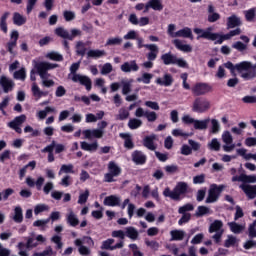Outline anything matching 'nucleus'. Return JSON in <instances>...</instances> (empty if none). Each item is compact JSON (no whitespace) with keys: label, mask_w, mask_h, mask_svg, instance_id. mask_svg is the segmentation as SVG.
I'll return each mask as SVG.
<instances>
[{"label":"nucleus","mask_w":256,"mask_h":256,"mask_svg":"<svg viewBox=\"0 0 256 256\" xmlns=\"http://www.w3.org/2000/svg\"><path fill=\"white\" fill-rule=\"evenodd\" d=\"M211 109V102L204 98H196L192 104L194 113H207Z\"/></svg>","instance_id":"6e6552de"},{"label":"nucleus","mask_w":256,"mask_h":256,"mask_svg":"<svg viewBox=\"0 0 256 256\" xmlns=\"http://www.w3.org/2000/svg\"><path fill=\"white\" fill-rule=\"evenodd\" d=\"M213 32V27H208L206 29L195 28L194 33H196L197 39H209V35Z\"/></svg>","instance_id":"cd10ccee"},{"label":"nucleus","mask_w":256,"mask_h":256,"mask_svg":"<svg viewBox=\"0 0 256 256\" xmlns=\"http://www.w3.org/2000/svg\"><path fill=\"white\" fill-rule=\"evenodd\" d=\"M32 93H33L34 97H36V101H39V99H41V97H47V95H48L47 92L41 91V89L39 88V86H37L36 83L32 84Z\"/></svg>","instance_id":"4c0bfd02"},{"label":"nucleus","mask_w":256,"mask_h":256,"mask_svg":"<svg viewBox=\"0 0 256 256\" xmlns=\"http://www.w3.org/2000/svg\"><path fill=\"white\" fill-rule=\"evenodd\" d=\"M98 148H99V143H97V141L93 143L81 142V149H83V151H89L90 153H93L97 151Z\"/></svg>","instance_id":"2f4dec72"},{"label":"nucleus","mask_w":256,"mask_h":256,"mask_svg":"<svg viewBox=\"0 0 256 256\" xmlns=\"http://www.w3.org/2000/svg\"><path fill=\"white\" fill-rule=\"evenodd\" d=\"M236 71L240 73L244 81L255 79L256 77V66H253L249 61H243L235 65Z\"/></svg>","instance_id":"20e7f679"},{"label":"nucleus","mask_w":256,"mask_h":256,"mask_svg":"<svg viewBox=\"0 0 256 256\" xmlns=\"http://www.w3.org/2000/svg\"><path fill=\"white\" fill-rule=\"evenodd\" d=\"M35 69L42 79L43 87H53L55 85V81L49 79V73L47 71H51L53 69H57L59 64L51 63V62H39L34 65Z\"/></svg>","instance_id":"f257e3e1"},{"label":"nucleus","mask_w":256,"mask_h":256,"mask_svg":"<svg viewBox=\"0 0 256 256\" xmlns=\"http://www.w3.org/2000/svg\"><path fill=\"white\" fill-rule=\"evenodd\" d=\"M84 243L88 245V247L83 245ZM74 245L78 247L80 255H91V249H89V247H95V241H93V238L89 236H84L82 239H76L74 241Z\"/></svg>","instance_id":"39448f33"},{"label":"nucleus","mask_w":256,"mask_h":256,"mask_svg":"<svg viewBox=\"0 0 256 256\" xmlns=\"http://www.w3.org/2000/svg\"><path fill=\"white\" fill-rule=\"evenodd\" d=\"M0 86L2 87L4 93H9L13 91V88L15 87V83L10 78H7V76H1Z\"/></svg>","instance_id":"6ab92c4d"},{"label":"nucleus","mask_w":256,"mask_h":256,"mask_svg":"<svg viewBox=\"0 0 256 256\" xmlns=\"http://www.w3.org/2000/svg\"><path fill=\"white\" fill-rule=\"evenodd\" d=\"M153 79V74L143 73L141 77L137 78L138 83H144V85H149Z\"/></svg>","instance_id":"864d4df0"},{"label":"nucleus","mask_w":256,"mask_h":256,"mask_svg":"<svg viewBox=\"0 0 256 256\" xmlns=\"http://www.w3.org/2000/svg\"><path fill=\"white\" fill-rule=\"evenodd\" d=\"M155 139H157V135H155V134L146 136L143 140L144 147H146L150 151H155V149H157V147L155 146V143H154Z\"/></svg>","instance_id":"bb28decb"},{"label":"nucleus","mask_w":256,"mask_h":256,"mask_svg":"<svg viewBox=\"0 0 256 256\" xmlns=\"http://www.w3.org/2000/svg\"><path fill=\"white\" fill-rule=\"evenodd\" d=\"M104 205H106V207H118V205H121V197L110 195L104 199Z\"/></svg>","instance_id":"5701e85b"},{"label":"nucleus","mask_w":256,"mask_h":256,"mask_svg":"<svg viewBox=\"0 0 256 256\" xmlns=\"http://www.w3.org/2000/svg\"><path fill=\"white\" fill-rule=\"evenodd\" d=\"M243 129H247V124L245 122H240L238 127H232L231 131L234 135H243Z\"/></svg>","instance_id":"4d7b16f0"},{"label":"nucleus","mask_w":256,"mask_h":256,"mask_svg":"<svg viewBox=\"0 0 256 256\" xmlns=\"http://www.w3.org/2000/svg\"><path fill=\"white\" fill-rule=\"evenodd\" d=\"M156 83L164 87H169L173 84V77L170 74H165L163 78H157Z\"/></svg>","instance_id":"7c9ffc66"},{"label":"nucleus","mask_w":256,"mask_h":256,"mask_svg":"<svg viewBox=\"0 0 256 256\" xmlns=\"http://www.w3.org/2000/svg\"><path fill=\"white\" fill-rule=\"evenodd\" d=\"M232 181H238L240 183H256V176L241 174L239 176H233Z\"/></svg>","instance_id":"4be33fe9"},{"label":"nucleus","mask_w":256,"mask_h":256,"mask_svg":"<svg viewBox=\"0 0 256 256\" xmlns=\"http://www.w3.org/2000/svg\"><path fill=\"white\" fill-rule=\"evenodd\" d=\"M203 215H211V209L207 206H199L196 211V217H203Z\"/></svg>","instance_id":"13d9d810"},{"label":"nucleus","mask_w":256,"mask_h":256,"mask_svg":"<svg viewBox=\"0 0 256 256\" xmlns=\"http://www.w3.org/2000/svg\"><path fill=\"white\" fill-rule=\"evenodd\" d=\"M39 242L35 241V238H28L27 243L19 242L17 245L19 256H29V249H34L37 247Z\"/></svg>","instance_id":"1a4fd4ad"},{"label":"nucleus","mask_w":256,"mask_h":256,"mask_svg":"<svg viewBox=\"0 0 256 256\" xmlns=\"http://www.w3.org/2000/svg\"><path fill=\"white\" fill-rule=\"evenodd\" d=\"M63 173L68 174V173H75V166L73 164H63L60 167V170L58 172V175H63Z\"/></svg>","instance_id":"de8ad7c7"},{"label":"nucleus","mask_w":256,"mask_h":256,"mask_svg":"<svg viewBox=\"0 0 256 256\" xmlns=\"http://www.w3.org/2000/svg\"><path fill=\"white\" fill-rule=\"evenodd\" d=\"M66 221L71 227H77L79 225V218H77V214L71 208L68 209V213L66 214Z\"/></svg>","instance_id":"393cba45"},{"label":"nucleus","mask_w":256,"mask_h":256,"mask_svg":"<svg viewBox=\"0 0 256 256\" xmlns=\"http://www.w3.org/2000/svg\"><path fill=\"white\" fill-rule=\"evenodd\" d=\"M228 226L230 227V230L232 233H235L236 235H239L242 231H245V225L244 224H238L236 222H230L228 223Z\"/></svg>","instance_id":"ea45409f"},{"label":"nucleus","mask_w":256,"mask_h":256,"mask_svg":"<svg viewBox=\"0 0 256 256\" xmlns=\"http://www.w3.org/2000/svg\"><path fill=\"white\" fill-rule=\"evenodd\" d=\"M150 3L151 9L153 11H161L163 9V0H150L148 1Z\"/></svg>","instance_id":"6e6d98bb"},{"label":"nucleus","mask_w":256,"mask_h":256,"mask_svg":"<svg viewBox=\"0 0 256 256\" xmlns=\"http://www.w3.org/2000/svg\"><path fill=\"white\" fill-rule=\"evenodd\" d=\"M124 234L129 239H132V241H137V239L139 237V232L137 231V229H135V227H131V226L125 228Z\"/></svg>","instance_id":"f704fd0d"},{"label":"nucleus","mask_w":256,"mask_h":256,"mask_svg":"<svg viewBox=\"0 0 256 256\" xmlns=\"http://www.w3.org/2000/svg\"><path fill=\"white\" fill-rule=\"evenodd\" d=\"M19 39V32L17 30H13L10 34V41L6 44L7 51L11 55H16L14 52L15 47H17V41Z\"/></svg>","instance_id":"dca6fc26"},{"label":"nucleus","mask_w":256,"mask_h":256,"mask_svg":"<svg viewBox=\"0 0 256 256\" xmlns=\"http://www.w3.org/2000/svg\"><path fill=\"white\" fill-rule=\"evenodd\" d=\"M210 91H213V87L207 83H198L192 88V93L197 97L206 95V93H210Z\"/></svg>","instance_id":"ddd939ff"},{"label":"nucleus","mask_w":256,"mask_h":256,"mask_svg":"<svg viewBox=\"0 0 256 256\" xmlns=\"http://www.w3.org/2000/svg\"><path fill=\"white\" fill-rule=\"evenodd\" d=\"M222 142L224 145L222 146L223 151L225 153H231L232 151H235V143H233V135L229 131H224L222 133Z\"/></svg>","instance_id":"9d476101"},{"label":"nucleus","mask_w":256,"mask_h":256,"mask_svg":"<svg viewBox=\"0 0 256 256\" xmlns=\"http://www.w3.org/2000/svg\"><path fill=\"white\" fill-rule=\"evenodd\" d=\"M55 33L58 37H62V39H69L70 41H73V37L69 34V31L65 30V28H56Z\"/></svg>","instance_id":"a18cd8bd"},{"label":"nucleus","mask_w":256,"mask_h":256,"mask_svg":"<svg viewBox=\"0 0 256 256\" xmlns=\"http://www.w3.org/2000/svg\"><path fill=\"white\" fill-rule=\"evenodd\" d=\"M121 43H123V39L121 37H111L106 41V47L113 45H121Z\"/></svg>","instance_id":"0e129e2a"},{"label":"nucleus","mask_w":256,"mask_h":256,"mask_svg":"<svg viewBox=\"0 0 256 256\" xmlns=\"http://www.w3.org/2000/svg\"><path fill=\"white\" fill-rule=\"evenodd\" d=\"M120 69L122 73H137L139 71V65L135 60L127 61L120 66Z\"/></svg>","instance_id":"f3484780"},{"label":"nucleus","mask_w":256,"mask_h":256,"mask_svg":"<svg viewBox=\"0 0 256 256\" xmlns=\"http://www.w3.org/2000/svg\"><path fill=\"white\" fill-rule=\"evenodd\" d=\"M79 67H81V62L73 63L70 66V73L68 74V79H70V81H73V83H80V85L86 87L88 91H91V78H89V76L77 74V71H79Z\"/></svg>","instance_id":"f03ea898"},{"label":"nucleus","mask_w":256,"mask_h":256,"mask_svg":"<svg viewBox=\"0 0 256 256\" xmlns=\"http://www.w3.org/2000/svg\"><path fill=\"white\" fill-rule=\"evenodd\" d=\"M141 125H143V121L138 118H131L128 121V127H129V129H132V130L139 129V127H141Z\"/></svg>","instance_id":"8fccbe9b"},{"label":"nucleus","mask_w":256,"mask_h":256,"mask_svg":"<svg viewBox=\"0 0 256 256\" xmlns=\"http://www.w3.org/2000/svg\"><path fill=\"white\" fill-rule=\"evenodd\" d=\"M106 53L105 50H89L87 52L88 59H99L101 57H105Z\"/></svg>","instance_id":"58836bf2"},{"label":"nucleus","mask_w":256,"mask_h":256,"mask_svg":"<svg viewBox=\"0 0 256 256\" xmlns=\"http://www.w3.org/2000/svg\"><path fill=\"white\" fill-rule=\"evenodd\" d=\"M120 137L124 139V147L126 149H133L135 147V144H133V140L131 139V135L127 133H121Z\"/></svg>","instance_id":"37998d69"},{"label":"nucleus","mask_w":256,"mask_h":256,"mask_svg":"<svg viewBox=\"0 0 256 256\" xmlns=\"http://www.w3.org/2000/svg\"><path fill=\"white\" fill-rule=\"evenodd\" d=\"M113 243H115V239L109 238L102 242L101 249H106L108 251H115V249H123L125 242L120 241L119 243L115 244L113 246Z\"/></svg>","instance_id":"4468645a"},{"label":"nucleus","mask_w":256,"mask_h":256,"mask_svg":"<svg viewBox=\"0 0 256 256\" xmlns=\"http://www.w3.org/2000/svg\"><path fill=\"white\" fill-rule=\"evenodd\" d=\"M50 219L47 218L45 220H36L34 221L33 225L34 227H40L41 231H45L47 229V224L49 223Z\"/></svg>","instance_id":"e2e57ef3"},{"label":"nucleus","mask_w":256,"mask_h":256,"mask_svg":"<svg viewBox=\"0 0 256 256\" xmlns=\"http://www.w3.org/2000/svg\"><path fill=\"white\" fill-rule=\"evenodd\" d=\"M225 189L224 185L217 186L216 184H212L208 191V196L206 198V203H216L219 199V195H221V191Z\"/></svg>","instance_id":"9b49d317"},{"label":"nucleus","mask_w":256,"mask_h":256,"mask_svg":"<svg viewBox=\"0 0 256 256\" xmlns=\"http://www.w3.org/2000/svg\"><path fill=\"white\" fill-rule=\"evenodd\" d=\"M161 60L163 61L164 65H178L183 69H187L189 64L183 58H177V56L173 55L171 52L165 53L161 56Z\"/></svg>","instance_id":"423d86ee"},{"label":"nucleus","mask_w":256,"mask_h":256,"mask_svg":"<svg viewBox=\"0 0 256 256\" xmlns=\"http://www.w3.org/2000/svg\"><path fill=\"white\" fill-rule=\"evenodd\" d=\"M45 211H49V205H47V204H37L34 207V215H39L40 213H45Z\"/></svg>","instance_id":"bf43d9fd"},{"label":"nucleus","mask_w":256,"mask_h":256,"mask_svg":"<svg viewBox=\"0 0 256 256\" xmlns=\"http://www.w3.org/2000/svg\"><path fill=\"white\" fill-rule=\"evenodd\" d=\"M45 57L50 61H63V55L56 51L48 52Z\"/></svg>","instance_id":"3c124183"},{"label":"nucleus","mask_w":256,"mask_h":256,"mask_svg":"<svg viewBox=\"0 0 256 256\" xmlns=\"http://www.w3.org/2000/svg\"><path fill=\"white\" fill-rule=\"evenodd\" d=\"M208 40L215 41V45H221L223 43V34L210 32Z\"/></svg>","instance_id":"09e8293b"},{"label":"nucleus","mask_w":256,"mask_h":256,"mask_svg":"<svg viewBox=\"0 0 256 256\" xmlns=\"http://www.w3.org/2000/svg\"><path fill=\"white\" fill-rule=\"evenodd\" d=\"M121 85H122V94L129 95L133 87V80H122Z\"/></svg>","instance_id":"a19ab883"},{"label":"nucleus","mask_w":256,"mask_h":256,"mask_svg":"<svg viewBox=\"0 0 256 256\" xmlns=\"http://www.w3.org/2000/svg\"><path fill=\"white\" fill-rule=\"evenodd\" d=\"M13 221H15V223H23V208H21V206L14 208Z\"/></svg>","instance_id":"79ce46f5"},{"label":"nucleus","mask_w":256,"mask_h":256,"mask_svg":"<svg viewBox=\"0 0 256 256\" xmlns=\"http://www.w3.org/2000/svg\"><path fill=\"white\" fill-rule=\"evenodd\" d=\"M145 118L147 119V121H149V123H153L157 121V113L154 111L146 110Z\"/></svg>","instance_id":"69168bd1"},{"label":"nucleus","mask_w":256,"mask_h":256,"mask_svg":"<svg viewBox=\"0 0 256 256\" xmlns=\"http://www.w3.org/2000/svg\"><path fill=\"white\" fill-rule=\"evenodd\" d=\"M244 15H245V19L246 21H253L255 19V15H256V9L255 8H251L249 10H245L244 11Z\"/></svg>","instance_id":"680f3d73"},{"label":"nucleus","mask_w":256,"mask_h":256,"mask_svg":"<svg viewBox=\"0 0 256 256\" xmlns=\"http://www.w3.org/2000/svg\"><path fill=\"white\" fill-rule=\"evenodd\" d=\"M12 21H13L14 25L21 27L22 25H25L27 23V17L21 15L18 12H15L13 14Z\"/></svg>","instance_id":"473e14b6"},{"label":"nucleus","mask_w":256,"mask_h":256,"mask_svg":"<svg viewBox=\"0 0 256 256\" xmlns=\"http://www.w3.org/2000/svg\"><path fill=\"white\" fill-rule=\"evenodd\" d=\"M145 48L150 51L147 54L148 61H155V59H157V55H159V47L157 44H146Z\"/></svg>","instance_id":"aec40b11"},{"label":"nucleus","mask_w":256,"mask_h":256,"mask_svg":"<svg viewBox=\"0 0 256 256\" xmlns=\"http://www.w3.org/2000/svg\"><path fill=\"white\" fill-rule=\"evenodd\" d=\"M221 227H223V222L219 220H215L209 228V233H219L221 230Z\"/></svg>","instance_id":"5fc2aeb1"},{"label":"nucleus","mask_w":256,"mask_h":256,"mask_svg":"<svg viewBox=\"0 0 256 256\" xmlns=\"http://www.w3.org/2000/svg\"><path fill=\"white\" fill-rule=\"evenodd\" d=\"M208 149H210V151H221V142H219L217 138H213L208 143Z\"/></svg>","instance_id":"603ef678"},{"label":"nucleus","mask_w":256,"mask_h":256,"mask_svg":"<svg viewBox=\"0 0 256 256\" xmlns=\"http://www.w3.org/2000/svg\"><path fill=\"white\" fill-rule=\"evenodd\" d=\"M209 121H211L209 118L204 120H195L194 122V129L198 131H205L207 127L209 126Z\"/></svg>","instance_id":"72a5a7b5"},{"label":"nucleus","mask_w":256,"mask_h":256,"mask_svg":"<svg viewBox=\"0 0 256 256\" xmlns=\"http://www.w3.org/2000/svg\"><path fill=\"white\" fill-rule=\"evenodd\" d=\"M25 121H27V116H25V114H22L14 118V120H12L11 122H9L8 127L16 131V133H23V130L21 129V125H23Z\"/></svg>","instance_id":"f8f14e48"},{"label":"nucleus","mask_w":256,"mask_h":256,"mask_svg":"<svg viewBox=\"0 0 256 256\" xmlns=\"http://www.w3.org/2000/svg\"><path fill=\"white\" fill-rule=\"evenodd\" d=\"M87 199H89V190L86 189L84 192H81L78 197V204L85 205L87 203Z\"/></svg>","instance_id":"052dcab7"},{"label":"nucleus","mask_w":256,"mask_h":256,"mask_svg":"<svg viewBox=\"0 0 256 256\" xmlns=\"http://www.w3.org/2000/svg\"><path fill=\"white\" fill-rule=\"evenodd\" d=\"M170 241H183L185 238V231L183 230H172L170 231Z\"/></svg>","instance_id":"e433bc0d"},{"label":"nucleus","mask_w":256,"mask_h":256,"mask_svg":"<svg viewBox=\"0 0 256 256\" xmlns=\"http://www.w3.org/2000/svg\"><path fill=\"white\" fill-rule=\"evenodd\" d=\"M82 135H84V139H101L103 135H105V131L96 129H86L82 131Z\"/></svg>","instance_id":"2eb2a0df"},{"label":"nucleus","mask_w":256,"mask_h":256,"mask_svg":"<svg viewBox=\"0 0 256 256\" xmlns=\"http://www.w3.org/2000/svg\"><path fill=\"white\" fill-rule=\"evenodd\" d=\"M189 191V184L186 182H178L173 190L170 187H166L163 191L164 197H169L173 201H179L181 195H185Z\"/></svg>","instance_id":"7ed1b4c3"},{"label":"nucleus","mask_w":256,"mask_h":256,"mask_svg":"<svg viewBox=\"0 0 256 256\" xmlns=\"http://www.w3.org/2000/svg\"><path fill=\"white\" fill-rule=\"evenodd\" d=\"M49 113H55V108L47 106L44 110L38 111L36 113V117L39 119V121H43V119H45Z\"/></svg>","instance_id":"c9c22d12"},{"label":"nucleus","mask_w":256,"mask_h":256,"mask_svg":"<svg viewBox=\"0 0 256 256\" xmlns=\"http://www.w3.org/2000/svg\"><path fill=\"white\" fill-rule=\"evenodd\" d=\"M236 153L240 155V157H243L246 161H250V159H253L255 161V154L247 153V149L240 148L236 150Z\"/></svg>","instance_id":"c03bdc74"},{"label":"nucleus","mask_w":256,"mask_h":256,"mask_svg":"<svg viewBox=\"0 0 256 256\" xmlns=\"http://www.w3.org/2000/svg\"><path fill=\"white\" fill-rule=\"evenodd\" d=\"M42 256H56L57 252L53 250L51 246L46 247L44 251L41 252Z\"/></svg>","instance_id":"774afa93"},{"label":"nucleus","mask_w":256,"mask_h":256,"mask_svg":"<svg viewBox=\"0 0 256 256\" xmlns=\"http://www.w3.org/2000/svg\"><path fill=\"white\" fill-rule=\"evenodd\" d=\"M173 44L175 45L176 49H179V51H183L184 53H191V51H193L191 45L183 44V42L179 39L173 40Z\"/></svg>","instance_id":"c85d7f7f"},{"label":"nucleus","mask_w":256,"mask_h":256,"mask_svg":"<svg viewBox=\"0 0 256 256\" xmlns=\"http://www.w3.org/2000/svg\"><path fill=\"white\" fill-rule=\"evenodd\" d=\"M132 160L136 165H145L147 156L143 152L136 150L132 153Z\"/></svg>","instance_id":"412c9836"},{"label":"nucleus","mask_w":256,"mask_h":256,"mask_svg":"<svg viewBox=\"0 0 256 256\" xmlns=\"http://www.w3.org/2000/svg\"><path fill=\"white\" fill-rule=\"evenodd\" d=\"M44 183L45 178L43 176H39L36 181L30 176L26 178V184L28 185V187H36L37 191H41V189H43Z\"/></svg>","instance_id":"a211bd4d"},{"label":"nucleus","mask_w":256,"mask_h":256,"mask_svg":"<svg viewBox=\"0 0 256 256\" xmlns=\"http://www.w3.org/2000/svg\"><path fill=\"white\" fill-rule=\"evenodd\" d=\"M113 71V65L111 63H105L101 68V75H109Z\"/></svg>","instance_id":"338daca9"},{"label":"nucleus","mask_w":256,"mask_h":256,"mask_svg":"<svg viewBox=\"0 0 256 256\" xmlns=\"http://www.w3.org/2000/svg\"><path fill=\"white\" fill-rule=\"evenodd\" d=\"M240 189L244 191L245 195L249 197V199H255L256 198V185L251 186L249 184H242L240 185Z\"/></svg>","instance_id":"b1692460"},{"label":"nucleus","mask_w":256,"mask_h":256,"mask_svg":"<svg viewBox=\"0 0 256 256\" xmlns=\"http://www.w3.org/2000/svg\"><path fill=\"white\" fill-rule=\"evenodd\" d=\"M241 18L233 14L227 18V29H235V27H241Z\"/></svg>","instance_id":"a878e982"},{"label":"nucleus","mask_w":256,"mask_h":256,"mask_svg":"<svg viewBox=\"0 0 256 256\" xmlns=\"http://www.w3.org/2000/svg\"><path fill=\"white\" fill-rule=\"evenodd\" d=\"M176 37H183L184 39H191L193 41V31H191V28L185 27L176 32Z\"/></svg>","instance_id":"c756f323"},{"label":"nucleus","mask_w":256,"mask_h":256,"mask_svg":"<svg viewBox=\"0 0 256 256\" xmlns=\"http://www.w3.org/2000/svg\"><path fill=\"white\" fill-rule=\"evenodd\" d=\"M121 171V167L117 163L110 161L108 163V172L104 175L105 183H115V178L121 175Z\"/></svg>","instance_id":"0eeeda50"},{"label":"nucleus","mask_w":256,"mask_h":256,"mask_svg":"<svg viewBox=\"0 0 256 256\" xmlns=\"http://www.w3.org/2000/svg\"><path fill=\"white\" fill-rule=\"evenodd\" d=\"M9 12H5L1 17H0V29L3 31V33H7L8 28H7V19H9Z\"/></svg>","instance_id":"49530a36"}]
</instances>
